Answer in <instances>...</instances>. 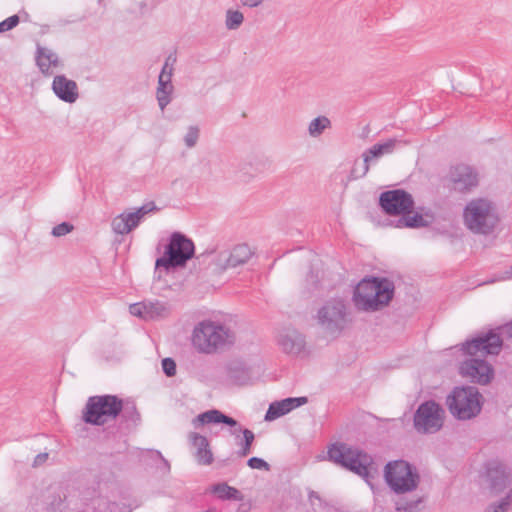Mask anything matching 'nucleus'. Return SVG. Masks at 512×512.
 Segmentation results:
<instances>
[{
	"instance_id": "obj_1",
	"label": "nucleus",
	"mask_w": 512,
	"mask_h": 512,
	"mask_svg": "<svg viewBox=\"0 0 512 512\" xmlns=\"http://www.w3.org/2000/svg\"><path fill=\"white\" fill-rule=\"evenodd\" d=\"M394 290V283L386 278L363 279L354 289V306L364 312L379 311L388 306Z\"/></svg>"
},
{
	"instance_id": "obj_2",
	"label": "nucleus",
	"mask_w": 512,
	"mask_h": 512,
	"mask_svg": "<svg viewBox=\"0 0 512 512\" xmlns=\"http://www.w3.org/2000/svg\"><path fill=\"white\" fill-rule=\"evenodd\" d=\"M463 221L472 233L490 235L497 229L501 219L494 202L486 198H476L465 206Z\"/></svg>"
},
{
	"instance_id": "obj_3",
	"label": "nucleus",
	"mask_w": 512,
	"mask_h": 512,
	"mask_svg": "<svg viewBox=\"0 0 512 512\" xmlns=\"http://www.w3.org/2000/svg\"><path fill=\"white\" fill-rule=\"evenodd\" d=\"M123 410V401L115 395H99L88 398L82 411L85 423L102 426L115 420Z\"/></svg>"
},
{
	"instance_id": "obj_4",
	"label": "nucleus",
	"mask_w": 512,
	"mask_h": 512,
	"mask_svg": "<svg viewBox=\"0 0 512 512\" xmlns=\"http://www.w3.org/2000/svg\"><path fill=\"white\" fill-rule=\"evenodd\" d=\"M234 341L231 330L219 323L204 321L199 323L193 331L192 343L203 353H212L226 344Z\"/></svg>"
},
{
	"instance_id": "obj_5",
	"label": "nucleus",
	"mask_w": 512,
	"mask_h": 512,
	"mask_svg": "<svg viewBox=\"0 0 512 512\" xmlns=\"http://www.w3.org/2000/svg\"><path fill=\"white\" fill-rule=\"evenodd\" d=\"M482 395L476 387H455L447 397L450 413L459 420H469L476 417L482 407Z\"/></svg>"
},
{
	"instance_id": "obj_6",
	"label": "nucleus",
	"mask_w": 512,
	"mask_h": 512,
	"mask_svg": "<svg viewBox=\"0 0 512 512\" xmlns=\"http://www.w3.org/2000/svg\"><path fill=\"white\" fill-rule=\"evenodd\" d=\"M328 458L362 477L369 474V466L372 463V458L368 454L346 443L332 444L328 449Z\"/></svg>"
},
{
	"instance_id": "obj_7",
	"label": "nucleus",
	"mask_w": 512,
	"mask_h": 512,
	"mask_svg": "<svg viewBox=\"0 0 512 512\" xmlns=\"http://www.w3.org/2000/svg\"><path fill=\"white\" fill-rule=\"evenodd\" d=\"M384 476L388 486L396 494L412 492L420 482V475L416 468L404 460L386 464Z\"/></svg>"
},
{
	"instance_id": "obj_8",
	"label": "nucleus",
	"mask_w": 512,
	"mask_h": 512,
	"mask_svg": "<svg viewBox=\"0 0 512 512\" xmlns=\"http://www.w3.org/2000/svg\"><path fill=\"white\" fill-rule=\"evenodd\" d=\"M194 255V244L186 236L179 232L171 235L169 244L166 247L165 255L156 260L155 269L183 266Z\"/></svg>"
},
{
	"instance_id": "obj_9",
	"label": "nucleus",
	"mask_w": 512,
	"mask_h": 512,
	"mask_svg": "<svg viewBox=\"0 0 512 512\" xmlns=\"http://www.w3.org/2000/svg\"><path fill=\"white\" fill-rule=\"evenodd\" d=\"M317 324L327 334L337 335L349 322L346 304L341 299L327 301L317 312Z\"/></svg>"
},
{
	"instance_id": "obj_10",
	"label": "nucleus",
	"mask_w": 512,
	"mask_h": 512,
	"mask_svg": "<svg viewBox=\"0 0 512 512\" xmlns=\"http://www.w3.org/2000/svg\"><path fill=\"white\" fill-rule=\"evenodd\" d=\"M445 410L433 400L420 404L414 413L413 424L420 434H434L444 425Z\"/></svg>"
},
{
	"instance_id": "obj_11",
	"label": "nucleus",
	"mask_w": 512,
	"mask_h": 512,
	"mask_svg": "<svg viewBox=\"0 0 512 512\" xmlns=\"http://www.w3.org/2000/svg\"><path fill=\"white\" fill-rule=\"evenodd\" d=\"M157 210L154 202H148L134 211H124L111 220L112 231L117 235L129 234L138 227L147 214Z\"/></svg>"
},
{
	"instance_id": "obj_12",
	"label": "nucleus",
	"mask_w": 512,
	"mask_h": 512,
	"mask_svg": "<svg viewBox=\"0 0 512 512\" xmlns=\"http://www.w3.org/2000/svg\"><path fill=\"white\" fill-rule=\"evenodd\" d=\"M379 203L389 215L411 214L414 208L412 195L402 189L383 192L380 195Z\"/></svg>"
},
{
	"instance_id": "obj_13",
	"label": "nucleus",
	"mask_w": 512,
	"mask_h": 512,
	"mask_svg": "<svg viewBox=\"0 0 512 512\" xmlns=\"http://www.w3.org/2000/svg\"><path fill=\"white\" fill-rule=\"evenodd\" d=\"M499 334L490 331L463 344V351L470 356L497 355L502 348Z\"/></svg>"
},
{
	"instance_id": "obj_14",
	"label": "nucleus",
	"mask_w": 512,
	"mask_h": 512,
	"mask_svg": "<svg viewBox=\"0 0 512 512\" xmlns=\"http://www.w3.org/2000/svg\"><path fill=\"white\" fill-rule=\"evenodd\" d=\"M460 374L471 382L485 385L493 378V368L485 360L472 357L461 364Z\"/></svg>"
},
{
	"instance_id": "obj_15",
	"label": "nucleus",
	"mask_w": 512,
	"mask_h": 512,
	"mask_svg": "<svg viewBox=\"0 0 512 512\" xmlns=\"http://www.w3.org/2000/svg\"><path fill=\"white\" fill-rule=\"evenodd\" d=\"M448 180L454 190L465 192L478 185V174L472 167L459 164L451 167Z\"/></svg>"
},
{
	"instance_id": "obj_16",
	"label": "nucleus",
	"mask_w": 512,
	"mask_h": 512,
	"mask_svg": "<svg viewBox=\"0 0 512 512\" xmlns=\"http://www.w3.org/2000/svg\"><path fill=\"white\" fill-rule=\"evenodd\" d=\"M398 143H400L399 140L392 138L382 143H377L366 150L362 155L364 162L362 171L361 173H358L356 168H353L351 171L353 178L365 176L369 171L370 163L384 155L391 154L395 150Z\"/></svg>"
},
{
	"instance_id": "obj_17",
	"label": "nucleus",
	"mask_w": 512,
	"mask_h": 512,
	"mask_svg": "<svg viewBox=\"0 0 512 512\" xmlns=\"http://www.w3.org/2000/svg\"><path fill=\"white\" fill-rule=\"evenodd\" d=\"M252 255L253 252L247 244H239L229 251L221 252L217 259V265L222 270L236 268L247 263Z\"/></svg>"
},
{
	"instance_id": "obj_18",
	"label": "nucleus",
	"mask_w": 512,
	"mask_h": 512,
	"mask_svg": "<svg viewBox=\"0 0 512 512\" xmlns=\"http://www.w3.org/2000/svg\"><path fill=\"white\" fill-rule=\"evenodd\" d=\"M509 476L504 465L498 462H490L486 466L483 475L484 485L494 493L501 492L508 484Z\"/></svg>"
},
{
	"instance_id": "obj_19",
	"label": "nucleus",
	"mask_w": 512,
	"mask_h": 512,
	"mask_svg": "<svg viewBox=\"0 0 512 512\" xmlns=\"http://www.w3.org/2000/svg\"><path fill=\"white\" fill-rule=\"evenodd\" d=\"M277 342L282 351L290 355H299L304 351L306 345L304 336L292 328L281 331Z\"/></svg>"
},
{
	"instance_id": "obj_20",
	"label": "nucleus",
	"mask_w": 512,
	"mask_h": 512,
	"mask_svg": "<svg viewBox=\"0 0 512 512\" xmlns=\"http://www.w3.org/2000/svg\"><path fill=\"white\" fill-rule=\"evenodd\" d=\"M308 402L307 397H289L280 401L272 402L265 414L266 421L276 420L293 409L300 407Z\"/></svg>"
},
{
	"instance_id": "obj_21",
	"label": "nucleus",
	"mask_w": 512,
	"mask_h": 512,
	"mask_svg": "<svg viewBox=\"0 0 512 512\" xmlns=\"http://www.w3.org/2000/svg\"><path fill=\"white\" fill-rule=\"evenodd\" d=\"M52 90L59 99L67 103H74L79 97L76 82L66 78L64 75L54 77Z\"/></svg>"
},
{
	"instance_id": "obj_22",
	"label": "nucleus",
	"mask_w": 512,
	"mask_h": 512,
	"mask_svg": "<svg viewBox=\"0 0 512 512\" xmlns=\"http://www.w3.org/2000/svg\"><path fill=\"white\" fill-rule=\"evenodd\" d=\"M36 64L45 76H51L55 69L62 67V62L57 53L41 46L37 47Z\"/></svg>"
},
{
	"instance_id": "obj_23",
	"label": "nucleus",
	"mask_w": 512,
	"mask_h": 512,
	"mask_svg": "<svg viewBox=\"0 0 512 512\" xmlns=\"http://www.w3.org/2000/svg\"><path fill=\"white\" fill-rule=\"evenodd\" d=\"M188 439L193 448L196 449L195 457L200 465H210L213 462V454L209 449V442L205 436L191 432Z\"/></svg>"
},
{
	"instance_id": "obj_24",
	"label": "nucleus",
	"mask_w": 512,
	"mask_h": 512,
	"mask_svg": "<svg viewBox=\"0 0 512 512\" xmlns=\"http://www.w3.org/2000/svg\"><path fill=\"white\" fill-rule=\"evenodd\" d=\"M210 423H224L231 427L238 426V422L235 419L226 416L219 410L215 409L201 413L192 420V424L195 428Z\"/></svg>"
},
{
	"instance_id": "obj_25",
	"label": "nucleus",
	"mask_w": 512,
	"mask_h": 512,
	"mask_svg": "<svg viewBox=\"0 0 512 512\" xmlns=\"http://www.w3.org/2000/svg\"><path fill=\"white\" fill-rule=\"evenodd\" d=\"M433 221V216L426 213H415L414 215L404 214L398 220L397 227L420 228L426 227Z\"/></svg>"
},
{
	"instance_id": "obj_26",
	"label": "nucleus",
	"mask_w": 512,
	"mask_h": 512,
	"mask_svg": "<svg viewBox=\"0 0 512 512\" xmlns=\"http://www.w3.org/2000/svg\"><path fill=\"white\" fill-rule=\"evenodd\" d=\"M173 93L174 86L172 83L158 82L156 89V99L161 111H164L167 105L172 101Z\"/></svg>"
},
{
	"instance_id": "obj_27",
	"label": "nucleus",
	"mask_w": 512,
	"mask_h": 512,
	"mask_svg": "<svg viewBox=\"0 0 512 512\" xmlns=\"http://www.w3.org/2000/svg\"><path fill=\"white\" fill-rule=\"evenodd\" d=\"M212 492L215 493L222 500H241V493L234 487L227 485L226 483L216 484L212 488Z\"/></svg>"
},
{
	"instance_id": "obj_28",
	"label": "nucleus",
	"mask_w": 512,
	"mask_h": 512,
	"mask_svg": "<svg viewBox=\"0 0 512 512\" xmlns=\"http://www.w3.org/2000/svg\"><path fill=\"white\" fill-rule=\"evenodd\" d=\"M331 127V121L326 116H318L313 119L308 125V133L311 137L317 138L323 134V132Z\"/></svg>"
},
{
	"instance_id": "obj_29",
	"label": "nucleus",
	"mask_w": 512,
	"mask_h": 512,
	"mask_svg": "<svg viewBox=\"0 0 512 512\" xmlns=\"http://www.w3.org/2000/svg\"><path fill=\"white\" fill-rule=\"evenodd\" d=\"M148 309L147 315L148 320L163 318L169 315L170 307L165 302L155 301V302H147Z\"/></svg>"
},
{
	"instance_id": "obj_30",
	"label": "nucleus",
	"mask_w": 512,
	"mask_h": 512,
	"mask_svg": "<svg viewBox=\"0 0 512 512\" xmlns=\"http://www.w3.org/2000/svg\"><path fill=\"white\" fill-rule=\"evenodd\" d=\"M423 499L418 497L412 500L398 499L395 502V508L400 512H418Z\"/></svg>"
},
{
	"instance_id": "obj_31",
	"label": "nucleus",
	"mask_w": 512,
	"mask_h": 512,
	"mask_svg": "<svg viewBox=\"0 0 512 512\" xmlns=\"http://www.w3.org/2000/svg\"><path fill=\"white\" fill-rule=\"evenodd\" d=\"M244 21V15L239 10L229 9L226 12L225 26L228 30L238 29Z\"/></svg>"
},
{
	"instance_id": "obj_32",
	"label": "nucleus",
	"mask_w": 512,
	"mask_h": 512,
	"mask_svg": "<svg viewBox=\"0 0 512 512\" xmlns=\"http://www.w3.org/2000/svg\"><path fill=\"white\" fill-rule=\"evenodd\" d=\"M239 432H242L243 440L239 443V445L241 446V449L238 452V455L240 457H245L251 452V447H252L253 441L255 439V435L249 429L239 428Z\"/></svg>"
},
{
	"instance_id": "obj_33",
	"label": "nucleus",
	"mask_w": 512,
	"mask_h": 512,
	"mask_svg": "<svg viewBox=\"0 0 512 512\" xmlns=\"http://www.w3.org/2000/svg\"><path fill=\"white\" fill-rule=\"evenodd\" d=\"M199 137H200L199 127L196 125H190L187 128L186 133L183 137L185 146L189 149L194 148L198 143Z\"/></svg>"
},
{
	"instance_id": "obj_34",
	"label": "nucleus",
	"mask_w": 512,
	"mask_h": 512,
	"mask_svg": "<svg viewBox=\"0 0 512 512\" xmlns=\"http://www.w3.org/2000/svg\"><path fill=\"white\" fill-rule=\"evenodd\" d=\"M148 305L147 302L135 303L129 306V312L136 317L148 320L147 315Z\"/></svg>"
},
{
	"instance_id": "obj_35",
	"label": "nucleus",
	"mask_w": 512,
	"mask_h": 512,
	"mask_svg": "<svg viewBox=\"0 0 512 512\" xmlns=\"http://www.w3.org/2000/svg\"><path fill=\"white\" fill-rule=\"evenodd\" d=\"M19 21L20 19L18 15H12L4 21L0 22V33L12 30L19 24Z\"/></svg>"
},
{
	"instance_id": "obj_36",
	"label": "nucleus",
	"mask_w": 512,
	"mask_h": 512,
	"mask_svg": "<svg viewBox=\"0 0 512 512\" xmlns=\"http://www.w3.org/2000/svg\"><path fill=\"white\" fill-rule=\"evenodd\" d=\"M73 225L68 223V222H62L58 225H56L53 229H52V235L55 236V237H61V236H65L67 235L68 233H70L72 230H73Z\"/></svg>"
},
{
	"instance_id": "obj_37",
	"label": "nucleus",
	"mask_w": 512,
	"mask_h": 512,
	"mask_svg": "<svg viewBox=\"0 0 512 512\" xmlns=\"http://www.w3.org/2000/svg\"><path fill=\"white\" fill-rule=\"evenodd\" d=\"M512 503V489L498 506H490L486 512H505L507 507Z\"/></svg>"
},
{
	"instance_id": "obj_38",
	"label": "nucleus",
	"mask_w": 512,
	"mask_h": 512,
	"mask_svg": "<svg viewBox=\"0 0 512 512\" xmlns=\"http://www.w3.org/2000/svg\"><path fill=\"white\" fill-rule=\"evenodd\" d=\"M162 368H163L164 373L168 377H172V376H174L176 374V363L171 358L163 359V361H162Z\"/></svg>"
},
{
	"instance_id": "obj_39",
	"label": "nucleus",
	"mask_w": 512,
	"mask_h": 512,
	"mask_svg": "<svg viewBox=\"0 0 512 512\" xmlns=\"http://www.w3.org/2000/svg\"><path fill=\"white\" fill-rule=\"evenodd\" d=\"M248 466L252 469H265L269 470V464L261 458L252 457L247 462Z\"/></svg>"
},
{
	"instance_id": "obj_40",
	"label": "nucleus",
	"mask_w": 512,
	"mask_h": 512,
	"mask_svg": "<svg viewBox=\"0 0 512 512\" xmlns=\"http://www.w3.org/2000/svg\"><path fill=\"white\" fill-rule=\"evenodd\" d=\"M122 412H123V416H124V417H126V418H131L132 420H135V419L133 418V416H134V415L136 416V419H138V417H139V415H138V413H137L136 408H135V406H134V405H132V406H127V407H124V406H123V410H122Z\"/></svg>"
},
{
	"instance_id": "obj_41",
	"label": "nucleus",
	"mask_w": 512,
	"mask_h": 512,
	"mask_svg": "<svg viewBox=\"0 0 512 512\" xmlns=\"http://www.w3.org/2000/svg\"><path fill=\"white\" fill-rule=\"evenodd\" d=\"M47 459H48V453H40L35 457L33 466L34 467L40 466L43 463H45L47 461Z\"/></svg>"
},
{
	"instance_id": "obj_42",
	"label": "nucleus",
	"mask_w": 512,
	"mask_h": 512,
	"mask_svg": "<svg viewBox=\"0 0 512 512\" xmlns=\"http://www.w3.org/2000/svg\"><path fill=\"white\" fill-rule=\"evenodd\" d=\"M241 4L245 7L255 8L258 7L263 0H240Z\"/></svg>"
},
{
	"instance_id": "obj_43",
	"label": "nucleus",
	"mask_w": 512,
	"mask_h": 512,
	"mask_svg": "<svg viewBox=\"0 0 512 512\" xmlns=\"http://www.w3.org/2000/svg\"><path fill=\"white\" fill-rule=\"evenodd\" d=\"M173 74H167L166 72L160 73L158 77V82L162 83H172Z\"/></svg>"
},
{
	"instance_id": "obj_44",
	"label": "nucleus",
	"mask_w": 512,
	"mask_h": 512,
	"mask_svg": "<svg viewBox=\"0 0 512 512\" xmlns=\"http://www.w3.org/2000/svg\"><path fill=\"white\" fill-rule=\"evenodd\" d=\"M166 72L167 74H173L174 68H171V63H164L160 73Z\"/></svg>"
},
{
	"instance_id": "obj_45",
	"label": "nucleus",
	"mask_w": 512,
	"mask_h": 512,
	"mask_svg": "<svg viewBox=\"0 0 512 512\" xmlns=\"http://www.w3.org/2000/svg\"><path fill=\"white\" fill-rule=\"evenodd\" d=\"M175 62H176V57H174L173 55H169L165 60V63H171V68H174Z\"/></svg>"
},
{
	"instance_id": "obj_46",
	"label": "nucleus",
	"mask_w": 512,
	"mask_h": 512,
	"mask_svg": "<svg viewBox=\"0 0 512 512\" xmlns=\"http://www.w3.org/2000/svg\"><path fill=\"white\" fill-rule=\"evenodd\" d=\"M239 428H241L240 426H238L237 428H235L234 430L231 431V434L236 436V437H239L240 433L239 432Z\"/></svg>"
},
{
	"instance_id": "obj_47",
	"label": "nucleus",
	"mask_w": 512,
	"mask_h": 512,
	"mask_svg": "<svg viewBox=\"0 0 512 512\" xmlns=\"http://www.w3.org/2000/svg\"><path fill=\"white\" fill-rule=\"evenodd\" d=\"M313 497H317L314 492L310 493V498L312 499Z\"/></svg>"
},
{
	"instance_id": "obj_48",
	"label": "nucleus",
	"mask_w": 512,
	"mask_h": 512,
	"mask_svg": "<svg viewBox=\"0 0 512 512\" xmlns=\"http://www.w3.org/2000/svg\"><path fill=\"white\" fill-rule=\"evenodd\" d=\"M509 328H510L511 336H512V322L510 323Z\"/></svg>"
},
{
	"instance_id": "obj_49",
	"label": "nucleus",
	"mask_w": 512,
	"mask_h": 512,
	"mask_svg": "<svg viewBox=\"0 0 512 512\" xmlns=\"http://www.w3.org/2000/svg\"><path fill=\"white\" fill-rule=\"evenodd\" d=\"M511 276H512V266H511Z\"/></svg>"
}]
</instances>
